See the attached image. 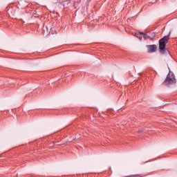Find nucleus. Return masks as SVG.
Masks as SVG:
<instances>
[{
	"label": "nucleus",
	"mask_w": 177,
	"mask_h": 177,
	"mask_svg": "<svg viewBox=\"0 0 177 177\" xmlns=\"http://www.w3.org/2000/svg\"><path fill=\"white\" fill-rule=\"evenodd\" d=\"M139 39H142V37H137Z\"/></svg>",
	"instance_id": "nucleus-7"
},
{
	"label": "nucleus",
	"mask_w": 177,
	"mask_h": 177,
	"mask_svg": "<svg viewBox=\"0 0 177 177\" xmlns=\"http://www.w3.org/2000/svg\"><path fill=\"white\" fill-rule=\"evenodd\" d=\"M170 36L171 32H169L168 35L164 36L159 40V50L162 55H164L168 52V50L165 48V46H167V44H168V41H169Z\"/></svg>",
	"instance_id": "nucleus-1"
},
{
	"label": "nucleus",
	"mask_w": 177,
	"mask_h": 177,
	"mask_svg": "<svg viewBox=\"0 0 177 177\" xmlns=\"http://www.w3.org/2000/svg\"><path fill=\"white\" fill-rule=\"evenodd\" d=\"M165 85H172V84H176V79H175V75L174 73L169 72L167 75L166 79L164 81Z\"/></svg>",
	"instance_id": "nucleus-2"
},
{
	"label": "nucleus",
	"mask_w": 177,
	"mask_h": 177,
	"mask_svg": "<svg viewBox=\"0 0 177 177\" xmlns=\"http://www.w3.org/2000/svg\"><path fill=\"white\" fill-rule=\"evenodd\" d=\"M81 0H73V2L74 3L73 6L75 8V5L78 3Z\"/></svg>",
	"instance_id": "nucleus-5"
},
{
	"label": "nucleus",
	"mask_w": 177,
	"mask_h": 177,
	"mask_svg": "<svg viewBox=\"0 0 177 177\" xmlns=\"http://www.w3.org/2000/svg\"><path fill=\"white\" fill-rule=\"evenodd\" d=\"M148 53H154L157 51V45L152 44L147 46Z\"/></svg>",
	"instance_id": "nucleus-3"
},
{
	"label": "nucleus",
	"mask_w": 177,
	"mask_h": 177,
	"mask_svg": "<svg viewBox=\"0 0 177 177\" xmlns=\"http://www.w3.org/2000/svg\"><path fill=\"white\" fill-rule=\"evenodd\" d=\"M138 34H140V35H142L144 38H146L147 37V34L143 32H138V33H136V35H138Z\"/></svg>",
	"instance_id": "nucleus-4"
},
{
	"label": "nucleus",
	"mask_w": 177,
	"mask_h": 177,
	"mask_svg": "<svg viewBox=\"0 0 177 177\" xmlns=\"http://www.w3.org/2000/svg\"><path fill=\"white\" fill-rule=\"evenodd\" d=\"M145 130L144 129H140L138 131V133H140V132H143Z\"/></svg>",
	"instance_id": "nucleus-6"
}]
</instances>
